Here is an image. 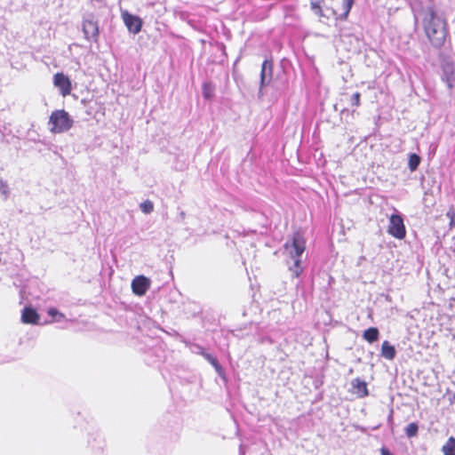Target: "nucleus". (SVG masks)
Wrapping results in <instances>:
<instances>
[{
    "label": "nucleus",
    "instance_id": "nucleus-1",
    "mask_svg": "<svg viewBox=\"0 0 455 455\" xmlns=\"http://www.w3.org/2000/svg\"><path fill=\"white\" fill-rule=\"evenodd\" d=\"M422 26L431 45L441 48L448 36V25L445 18L439 15L432 4L427 5L424 12Z\"/></svg>",
    "mask_w": 455,
    "mask_h": 455
},
{
    "label": "nucleus",
    "instance_id": "nucleus-2",
    "mask_svg": "<svg viewBox=\"0 0 455 455\" xmlns=\"http://www.w3.org/2000/svg\"><path fill=\"white\" fill-rule=\"evenodd\" d=\"M306 249V241L302 234L296 232L292 235L291 243L287 242L284 244V250L288 253L291 261H287L289 270L292 272L294 277H299L302 272L301 256Z\"/></svg>",
    "mask_w": 455,
    "mask_h": 455
},
{
    "label": "nucleus",
    "instance_id": "nucleus-3",
    "mask_svg": "<svg viewBox=\"0 0 455 455\" xmlns=\"http://www.w3.org/2000/svg\"><path fill=\"white\" fill-rule=\"evenodd\" d=\"M73 119L63 109L53 111L49 118L50 131L53 133H61L68 131L73 125Z\"/></svg>",
    "mask_w": 455,
    "mask_h": 455
},
{
    "label": "nucleus",
    "instance_id": "nucleus-4",
    "mask_svg": "<svg viewBox=\"0 0 455 455\" xmlns=\"http://www.w3.org/2000/svg\"><path fill=\"white\" fill-rule=\"evenodd\" d=\"M82 31L88 42L98 43L100 36L99 23L93 14L90 13L84 17Z\"/></svg>",
    "mask_w": 455,
    "mask_h": 455
},
{
    "label": "nucleus",
    "instance_id": "nucleus-5",
    "mask_svg": "<svg viewBox=\"0 0 455 455\" xmlns=\"http://www.w3.org/2000/svg\"><path fill=\"white\" fill-rule=\"evenodd\" d=\"M387 232L397 239L405 237L406 230L402 215L395 209L394 213L389 217V225Z\"/></svg>",
    "mask_w": 455,
    "mask_h": 455
},
{
    "label": "nucleus",
    "instance_id": "nucleus-6",
    "mask_svg": "<svg viewBox=\"0 0 455 455\" xmlns=\"http://www.w3.org/2000/svg\"><path fill=\"white\" fill-rule=\"evenodd\" d=\"M121 16L130 33L136 35L140 32L143 21L139 16L133 15L126 10L121 11Z\"/></svg>",
    "mask_w": 455,
    "mask_h": 455
},
{
    "label": "nucleus",
    "instance_id": "nucleus-7",
    "mask_svg": "<svg viewBox=\"0 0 455 455\" xmlns=\"http://www.w3.org/2000/svg\"><path fill=\"white\" fill-rule=\"evenodd\" d=\"M273 77V62L270 60H265L261 65L260 81L259 93L262 92L264 87L267 86Z\"/></svg>",
    "mask_w": 455,
    "mask_h": 455
},
{
    "label": "nucleus",
    "instance_id": "nucleus-8",
    "mask_svg": "<svg viewBox=\"0 0 455 455\" xmlns=\"http://www.w3.org/2000/svg\"><path fill=\"white\" fill-rule=\"evenodd\" d=\"M53 84L57 87L62 96L69 95L72 90L70 79L63 73H57L53 76Z\"/></svg>",
    "mask_w": 455,
    "mask_h": 455
},
{
    "label": "nucleus",
    "instance_id": "nucleus-9",
    "mask_svg": "<svg viewBox=\"0 0 455 455\" xmlns=\"http://www.w3.org/2000/svg\"><path fill=\"white\" fill-rule=\"evenodd\" d=\"M149 285V279L144 275L136 276L132 282V291L139 296L144 295L148 290Z\"/></svg>",
    "mask_w": 455,
    "mask_h": 455
},
{
    "label": "nucleus",
    "instance_id": "nucleus-10",
    "mask_svg": "<svg viewBox=\"0 0 455 455\" xmlns=\"http://www.w3.org/2000/svg\"><path fill=\"white\" fill-rule=\"evenodd\" d=\"M40 316L36 309L31 307H25L21 314V321L24 323L37 324Z\"/></svg>",
    "mask_w": 455,
    "mask_h": 455
},
{
    "label": "nucleus",
    "instance_id": "nucleus-11",
    "mask_svg": "<svg viewBox=\"0 0 455 455\" xmlns=\"http://www.w3.org/2000/svg\"><path fill=\"white\" fill-rule=\"evenodd\" d=\"M395 355L396 350L395 347L387 340H385L381 346V355L387 360H393L395 357Z\"/></svg>",
    "mask_w": 455,
    "mask_h": 455
},
{
    "label": "nucleus",
    "instance_id": "nucleus-12",
    "mask_svg": "<svg viewBox=\"0 0 455 455\" xmlns=\"http://www.w3.org/2000/svg\"><path fill=\"white\" fill-rule=\"evenodd\" d=\"M203 357L213 366V368L215 369L216 372L220 377H224V370L215 356L205 352Z\"/></svg>",
    "mask_w": 455,
    "mask_h": 455
},
{
    "label": "nucleus",
    "instance_id": "nucleus-13",
    "mask_svg": "<svg viewBox=\"0 0 455 455\" xmlns=\"http://www.w3.org/2000/svg\"><path fill=\"white\" fill-rule=\"evenodd\" d=\"M363 338L369 343L377 341L379 338V329L376 327H370L366 329L363 333Z\"/></svg>",
    "mask_w": 455,
    "mask_h": 455
},
{
    "label": "nucleus",
    "instance_id": "nucleus-14",
    "mask_svg": "<svg viewBox=\"0 0 455 455\" xmlns=\"http://www.w3.org/2000/svg\"><path fill=\"white\" fill-rule=\"evenodd\" d=\"M355 0H342V10L343 12L339 14L337 19L340 20H345L347 19V16L351 11L352 6L354 5Z\"/></svg>",
    "mask_w": 455,
    "mask_h": 455
},
{
    "label": "nucleus",
    "instance_id": "nucleus-15",
    "mask_svg": "<svg viewBox=\"0 0 455 455\" xmlns=\"http://www.w3.org/2000/svg\"><path fill=\"white\" fill-rule=\"evenodd\" d=\"M421 158L416 153H411L409 155L408 167L411 172H415L420 164Z\"/></svg>",
    "mask_w": 455,
    "mask_h": 455
},
{
    "label": "nucleus",
    "instance_id": "nucleus-16",
    "mask_svg": "<svg viewBox=\"0 0 455 455\" xmlns=\"http://www.w3.org/2000/svg\"><path fill=\"white\" fill-rule=\"evenodd\" d=\"M353 386L355 388H356L357 393L360 395L361 397L368 395V389L365 381L361 380L359 379H355L353 381Z\"/></svg>",
    "mask_w": 455,
    "mask_h": 455
},
{
    "label": "nucleus",
    "instance_id": "nucleus-17",
    "mask_svg": "<svg viewBox=\"0 0 455 455\" xmlns=\"http://www.w3.org/2000/svg\"><path fill=\"white\" fill-rule=\"evenodd\" d=\"M442 451L444 455H455V437L451 436L443 446Z\"/></svg>",
    "mask_w": 455,
    "mask_h": 455
},
{
    "label": "nucleus",
    "instance_id": "nucleus-18",
    "mask_svg": "<svg viewBox=\"0 0 455 455\" xmlns=\"http://www.w3.org/2000/svg\"><path fill=\"white\" fill-rule=\"evenodd\" d=\"M103 438L100 434L95 433L92 438L88 440V443L92 449H100L103 444Z\"/></svg>",
    "mask_w": 455,
    "mask_h": 455
},
{
    "label": "nucleus",
    "instance_id": "nucleus-19",
    "mask_svg": "<svg viewBox=\"0 0 455 455\" xmlns=\"http://www.w3.org/2000/svg\"><path fill=\"white\" fill-rule=\"evenodd\" d=\"M202 94L204 99L211 100L214 94V86L212 83H204L202 87Z\"/></svg>",
    "mask_w": 455,
    "mask_h": 455
},
{
    "label": "nucleus",
    "instance_id": "nucleus-20",
    "mask_svg": "<svg viewBox=\"0 0 455 455\" xmlns=\"http://www.w3.org/2000/svg\"><path fill=\"white\" fill-rule=\"evenodd\" d=\"M48 315L52 317L53 322L60 323L65 320V315L55 307L48 309Z\"/></svg>",
    "mask_w": 455,
    "mask_h": 455
},
{
    "label": "nucleus",
    "instance_id": "nucleus-21",
    "mask_svg": "<svg viewBox=\"0 0 455 455\" xmlns=\"http://www.w3.org/2000/svg\"><path fill=\"white\" fill-rule=\"evenodd\" d=\"M185 344L193 354L200 355L202 356L205 354L204 348L198 344H195L190 341H185Z\"/></svg>",
    "mask_w": 455,
    "mask_h": 455
},
{
    "label": "nucleus",
    "instance_id": "nucleus-22",
    "mask_svg": "<svg viewBox=\"0 0 455 455\" xmlns=\"http://www.w3.org/2000/svg\"><path fill=\"white\" fill-rule=\"evenodd\" d=\"M405 435L408 438H411L417 435L419 431V425L416 422L410 423L404 429Z\"/></svg>",
    "mask_w": 455,
    "mask_h": 455
},
{
    "label": "nucleus",
    "instance_id": "nucleus-23",
    "mask_svg": "<svg viewBox=\"0 0 455 455\" xmlns=\"http://www.w3.org/2000/svg\"><path fill=\"white\" fill-rule=\"evenodd\" d=\"M140 210L144 212V213H150L153 209H154V205H153V202L152 201H143L140 205Z\"/></svg>",
    "mask_w": 455,
    "mask_h": 455
},
{
    "label": "nucleus",
    "instance_id": "nucleus-24",
    "mask_svg": "<svg viewBox=\"0 0 455 455\" xmlns=\"http://www.w3.org/2000/svg\"><path fill=\"white\" fill-rule=\"evenodd\" d=\"M311 9H312V11H313L315 14H317V15H319V16H325V15L323 13V11H322V9H321V6H320V4H319V3H317V2H312V3H311Z\"/></svg>",
    "mask_w": 455,
    "mask_h": 455
},
{
    "label": "nucleus",
    "instance_id": "nucleus-25",
    "mask_svg": "<svg viewBox=\"0 0 455 455\" xmlns=\"http://www.w3.org/2000/svg\"><path fill=\"white\" fill-rule=\"evenodd\" d=\"M360 99H361V94L359 92H355L350 97V104L352 106H355V107L360 106Z\"/></svg>",
    "mask_w": 455,
    "mask_h": 455
},
{
    "label": "nucleus",
    "instance_id": "nucleus-26",
    "mask_svg": "<svg viewBox=\"0 0 455 455\" xmlns=\"http://www.w3.org/2000/svg\"><path fill=\"white\" fill-rule=\"evenodd\" d=\"M0 192L2 196H8V185L2 179H0Z\"/></svg>",
    "mask_w": 455,
    "mask_h": 455
},
{
    "label": "nucleus",
    "instance_id": "nucleus-27",
    "mask_svg": "<svg viewBox=\"0 0 455 455\" xmlns=\"http://www.w3.org/2000/svg\"><path fill=\"white\" fill-rule=\"evenodd\" d=\"M446 215L450 219L451 228H455V212L452 209H450Z\"/></svg>",
    "mask_w": 455,
    "mask_h": 455
},
{
    "label": "nucleus",
    "instance_id": "nucleus-28",
    "mask_svg": "<svg viewBox=\"0 0 455 455\" xmlns=\"http://www.w3.org/2000/svg\"><path fill=\"white\" fill-rule=\"evenodd\" d=\"M380 455H393L392 452L386 447L380 449Z\"/></svg>",
    "mask_w": 455,
    "mask_h": 455
},
{
    "label": "nucleus",
    "instance_id": "nucleus-29",
    "mask_svg": "<svg viewBox=\"0 0 455 455\" xmlns=\"http://www.w3.org/2000/svg\"><path fill=\"white\" fill-rule=\"evenodd\" d=\"M239 455H245V447L243 444L239 447Z\"/></svg>",
    "mask_w": 455,
    "mask_h": 455
},
{
    "label": "nucleus",
    "instance_id": "nucleus-30",
    "mask_svg": "<svg viewBox=\"0 0 455 455\" xmlns=\"http://www.w3.org/2000/svg\"><path fill=\"white\" fill-rule=\"evenodd\" d=\"M393 419V411H390V414L388 416V421H392Z\"/></svg>",
    "mask_w": 455,
    "mask_h": 455
}]
</instances>
